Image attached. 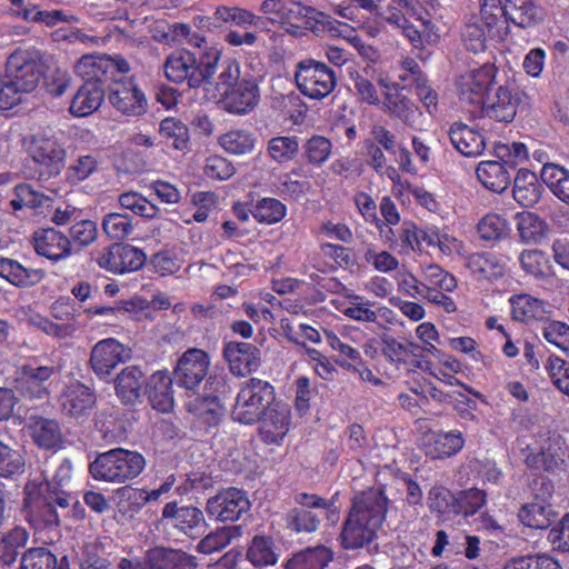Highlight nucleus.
Masks as SVG:
<instances>
[{"label":"nucleus","instance_id":"obj_1","mask_svg":"<svg viewBox=\"0 0 569 569\" xmlns=\"http://www.w3.org/2000/svg\"><path fill=\"white\" fill-rule=\"evenodd\" d=\"M144 468L140 452L118 447L99 453L90 462L89 472L94 480L120 485L139 477Z\"/></svg>","mask_w":569,"mask_h":569},{"label":"nucleus","instance_id":"obj_2","mask_svg":"<svg viewBox=\"0 0 569 569\" xmlns=\"http://www.w3.org/2000/svg\"><path fill=\"white\" fill-rule=\"evenodd\" d=\"M27 151L34 163V173L41 183L58 178L66 168L67 150L51 131L32 134Z\"/></svg>","mask_w":569,"mask_h":569},{"label":"nucleus","instance_id":"obj_3","mask_svg":"<svg viewBox=\"0 0 569 569\" xmlns=\"http://www.w3.org/2000/svg\"><path fill=\"white\" fill-rule=\"evenodd\" d=\"M276 402L273 386L258 378H250L240 388L232 410V418L242 425H253Z\"/></svg>","mask_w":569,"mask_h":569},{"label":"nucleus","instance_id":"obj_4","mask_svg":"<svg viewBox=\"0 0 569 569\" xmlns=\"http://www.w3.org/2000/svg\"><path fill=\"white\" fill-rule=\"evenodd\" d=\"M211 59L207 57V51L198 58L189 50H174L167 57L163 66L166 78L178 84L187 82L192 89L200 88L210 83Z\"/></svg>","mask_w":569,"mask_h":569},{"label":"nucleus","instance_id":"obj_5","mask_svg":"<svg viewBox=\"0 0 569 569\" xmlns=\"http://www.w3.org/2000/svg\"><path fill=\"white\" fill-rule=\"evenodd\" d=\"M295 501L298 506L286 512L283 521L286 529L296 535L317 532L323 516L333 512V502L315 493L300 492Z\"/></svg>","mask_w":569,"mask_h":569},{"label":"nucleus","instance_id":"obj_6","mask_svg":"<svg viewBox=\"0 0 569 569\" xmlns=\"http://www.w3.org/2000/svg\"><path fill=\"white\" fill-rule=\"evenodd\" d=\"M42 56L34 47H18L8 57L4 74L27 93L39 86L42 78Z\"/></svg>","mask_w":569,"mask_h":569},{"label":"nucleus","instance_id":"obj_7","mask_svg":"<svg viewBox=\"0 0 569 569\" xmlns=\"http://www.w3.org/2000/svg\"><path fill=\"white\" fill-rule=\"evenodd\" d=\"M295 79L300 92L311 99L327 97L337 84L335 71L315 59L301 60L297 64Z\"/></svg>","mask_w":569,"mask_h":569},{"label":"nucleus","instance_id":"obj_8","mask_svg":"<svg viewBox=\"0 0 569 569\" xmlns=\"http://www.w3.org/2000/svg\"><path fill=\"white\" fill-rule=\"evenodd\" d=\"M197 567L196 556L169 548L150 549L142 562L128 558H121L118 562L119 569H196Z\"/></svg>","mask_w":569,"mask_h":569},{"label":"nucleus","instance_id":"obj_9","mask_svg":"<svg viewBox=\"0 0 569 569\" xmlns=\"http://www.w3.org/2000/svg\"><path fill=\"white\" fill-rule=\"evenodd\" d=\"M147 261L143 250L123 242H114L102 250L97 258L98 266L113 274L140 270Z\"/></svg>","mask_w":569,"mask_h":569},{"label":"nucleus","instance_id":"obj_10","mask_svg":"<svg viewBox=\"0 0 569 569\" xmlns=\"http://www.w3.org/2000/svg\"><path fill=\"white\" fill-rule=\"evenodd\" d=\"M561 438L550 429H541L536 436V447L527 455V466L536 470L553 471L565 461Z\"/></svg>","mask_w":569,"mask_h":569},{"label":"nucleus","instance_id":"obj_11","mask_svg":"<svg viewBox=\"0 0 569 569\" xmlns=\"http://www.w3.org/2000/svg\"><path fill=\"white\" fill-rule=\"evenodd\" d=\"M250 506L246 491L230 487L210 497L206 503V511L221 522L237 521L250 510Z\"/></svg>","mask_w":569,"mask_h":569},{"label":"nucleus","instance_id":"obj_12","mask_svg":"<svg viewBox=\"0 0 569 569\" xmlns=\"http://www.w3.org/2000/svg\"><path fill=\"white\" fill-rule=\"evenodd\" d=\"M388 502L381 488H370L352 497L348 515L379 530L386 519Z\"/></svg>","mask_w":569,"mask_h":569},{"label":"nucleus","instance_id":"obj_13","mask_svg":"<svg viewBox=\"0 0 569 569\" xmlns=\"http://www.w3.org/2000/svg\"><path fill=\"white\" fill-rule=\"evenodd\" d=\"M388 502L381 488H370L352 497L348 515L379 530L386 519Z\"/></svg>","mask_w":569,"mask_h":569},{"label":"nucleus","instance_id":"obj_14","mask_svg":"<svg viewBox=\"0 0 569 569\" xmlns=\"http://www.w3.org/2000/svg\"><path fill=\"white\" fill-rule=\"evenodd\" d=\"M108 90V99L119 112L132 117H140L147 112V98L132 78L113 80Z\"/></svg>","mask_w":569,"mask_h":569},{"label":"nucleus","instance_id":"obj_15","mask_svg":"<svg viewBox=\"0 0 569 569\" xmlns=\"http://www.w3.org/2000/svg\"><path fill=\"white\" fill-rule=\"evenodd\" d=\"M210 358L198 348H190L182 353L173 369V379L178 387L196 391L208 375Z\"/></svg>","mask_w":569,"mask_h":569},{"label":"nucleus","instance_id":"obj_16","mask_svg":"<svg viewBox=\"0 0 569 569\" xmlns=\"http://www.w3.org/2000/svg\"><path fill=\"white\" fill-rule=\"evenodd\" d=\"M131 358V350L114 338L98 341L90 353L89 363L101 380H107L111 372Z\"/></svg>","mask_w":569,"mask_h":569},{"label":"nucleus","instance_id":"obj_17","mask_svg":"<svg viewBox=\"0 0 569 569\" xmlns=\"http://www.w3.org/2000/svg\"><path fill=\"white\" fill-rule=\"evenodd\" d=\"M260 10L264 14L273 16L272 20L287 24L292 28H299L301 24L309 30L318 9L306 6L296 0H263Z\"/></svg>","mask_w":569,"mask_h":569},{"label":"nucleus","instance_id":"obj_18","mask_svg":"<svg viewBox=\"0 0 569 569\" xmlns=\"http://www.w3.org/2000/svg\"><path fill=\"white\" fill-rule=\"evenodd\" d=\"M497 68L493 64L486 63L462 76L459 81V96L462 101L471 104H480L481 108L488 97L490 90L496 84Z\"/></svg>","mask_w":569,"mask_h":569},{"label":"nucleus","instance_id":"obj_19","mask_svg":"<svg viewBox=\"0 0 569 569\" xmlns=\"http://www.w3.org/2000/svg\"><path fill=\"white\" fill-rule=\"evenodd\" d=\"M259 100V81L252 74L242 76L237 84L218 99L227 112L234 114L249 113L257 107Z\"/></svg>","mask_w":569,"mask_h":569},{"label":"nucleus","instance_id":"obj_20","mask_svg":"<svg viewBox=\"0 0 569 569\" xmlns=\"http://www.w3.org/2000/svg\"><path fill=\"white\" fill-rule=\"evenodd\" d=\"M162 519L190 538L201 536L207 527L203 511L194 506H179L177 501L164 505Z\"/></svg>","mask_w":569,"mask_h":569},{"label":"nucleus","instance_id":"obj_21","mask_svg":"<svg viewBox=\"0 0 569 569\" xmlns=\"http://www.w3.org/2000/svg\"><path fill=\"white\" fill-rule=\"evenodd\" d=\"M222 355L229 365L230 372L238 377L257 371L261 366L262 352L250 342L227 341L223 345Z\"/></svg>","mask_w":569,"mask_h":569},{"label":"nucleus","instance_id":"obj_22","mask_svg":"<svg viewBox=\"0 0 569 569\" xmlns=\"http://www.w3.org/2000/svg\"><path fill=\"white\" fill-rule=\"evenodd\" d=\"M57 372L54 366L22 365L19 368L18 389L26 398L44 399L50 393L48 381Z\"/></svg>","mask_w":569,"mask_h":569},{"label":"nucleus","instance_id":"obj_23","mask_svg":"<svg viewBox=\"0 0 569 569\" xmlns=\"http://www.w3.org/2000/svg\"><path fill=\"white\" fill-rule=\"evenodd\" d=\"M36 253L57 263L72 254V244L66 234L54 228H42L33 232L31 239Z\"/></svg>","mask_w":569,"mask_h":569},{"label":"nucleus","instance_id":"obj_24","mask_svg":"<svg viewBox=\"0 0 569 569\" xmlns=\"http://www.w3.org/2000/svg\"><path fill=\"white\" fill-rule=\"evenodd\" d=\"M96 403L94 391L79 380L69 382L60 395L61 411L73 418L88 416Z\"/></svg>","mask_w":569,"mask_h":569},{"label":"nucleus","instance_id":"obj_25","mask_svg":"<svg viewBox=\"0 0 569 569\" xmlns=\"http://www.w3.org/2000/svg\"><path fill=\"white\" fill-rule=\"evenodd\" d=\"M146 382L140 367H124L113 379L116 396L124 406L142 403Z\"/></svg>","mask_w":569,"mask_h":569},{"label":"nucleus","instance_id":"obj_26","mask_svg":"<svg viewBox=\"0 0 569 569\" xmlns=\"http://www.w3.org/2000/svg\"><path fill=\"white\" fill-rule=\"evenodd\" d=\"M520 98L518 91H512L509 86H498L493 94H490L481 108L483 117L499 122H511L516 114Z\"/></svg>","mask_w":569,"mask_h":569},{"label":"nucleus","instance_id":"obj_27","mask_svg":"<svg viewBox=\"0 0 569 569\" xmlns=\"http://www.w3.org/2000/svg\"><path fill=\"white\" fill-rule=\"evenodd\" d=\"M259 422L261 440L267 445H279L289 430L290 409L287 405L276 401Z\"/></svg>","mask_w":569,"mask_h":569},{"label":"nucleus","instance_id":"obj_28","mask_svg":"<svg viewBox=\"0 0 569 569\" xmlns=\"http://www.w3.org/2000/svg\"><path fill=\"white\" fill-rule=\"evenodd\" d=\"M174 379L168 371H156L144 386V393L151 407L160 412H170L174 407L172 382Z\"/></svg>","mask_w":569,"mask_h":569},{"label":"nucleus","instance_id":"obj_29","mask_svg":"<svg viewBox=\"0 0 569 569\" xmlns=\"http://www.w3.org/2000/svg\"><path fill=\"white\" fill-rule=\"evenodd\" d=\"M46 276L43 269L26 267L16 259L0 256V278L18 289L32 288L42 282Z\"/></svg>","mask_w":569,"mask_h":569},{"label":"nucleus","instance_id":"obj_30","mask_svg":"<svg viewBox=\"0 0 569 569\" xmlns=\"http://www.w3.org/2000/svg\"><path fill=\"white\" fill-rule=\"evenodd\" d=\"M106 84L102 80L83 81L73 96L70 112L76 117H87L97 111L104 100Z\"/></svg>","mask_w":569,"mask_h":569},{"label":"nucleus","instance_id":"obj_31","mask_svg":"<svg viewBox=\"0 0 569 569\" xmlns=\"http://www.w3.org/2000/svg\"><path fill=\"white\" fill-rule=\"evenodd\" d=\"M378 529L358 518L347 515L338 537L345 550H357L369 546L377 538Z\"/></svg>","mask_w":569,"mask_h":569},{"label":"nucleus","instance_id":"obj_32","mask_svg":"<svg viewBox=\"0 0 569 569\" xmlns=\"http://www.w3.org/2000/svg\"><path fill=\"white\" fill-rule=\"evenodd\" d=\"M448 136L453 148L465 157H478L486 149L485 136L460 121L450 126Z\"/></svg>","mask_w":569,"mask_h":569},{"label":"nucleus","instance_id":"obj_33","mask_svg":"<svg viewBox=\"0 0 569 569\" xmlns=\"http://www.w3.org/2000/svg\"><path fill=\"white\" fill-rule=\"evenodd\" d=\"M207 57L211 59L212 70L210 71V80L217 74L214 81V89L217 93L216 99H219L222 94L231 89L241 80L240 66L236 60L232 59H220V53L214 49L207 50Z\"/></svg>","mask_w":569,"mask_h":569},{"label":"nucleus","instance_id":"obj_34","mask_svg":"<svg viewBox=\"0 0 569 569\" xmlns=\"http://www.w3.org/2000/svg\"><path fill=\"white\" fill-rule=\"evenodd\" d=\"M392 88L395 92L385 93L383 106L386 112L390 117L399 119L405 124L412 127L421 116L419 107L401 92L405 87L400 88L399 83H392Z\"/></svg>","mask_w":569,"mask_h":569},{"label":"nucleus","instance_id":"obj_35","mask_svg":"<svg viewBox=\"0 0 569 569\" xmlns=\"http://www.w3.org/2000/svg\"><path fill=\"white\" fill-rule=\"evenodd\" d=\"M505 17L515 26L526 29L542 22L545 11L537 0H506Z\"/></svg>","mask_w":569,"mask_h":569},{"label":"nucleus","instance_id":"obj_36","mask_svg":"<svg viewBox=\"0 0 569 569\" xmlns=\"http://www.w3.org/2000/svg\"><path fill=\"white\" fill-rule=\"evenodd\" d=\"M333 556L331 548L325 545L307 547L293 552L283 563V569H326Z\"/></svg>","mask_w":569,"mask_h":569},{"label":"nucleus","instance_id":"obj_37","mask_svg":"<svg viewBox=\"0 0 569 569\" xmlns=\"http://www.w3.org/2000/svg\"><path fill=\"white\" fill-rule=\"evenodd\" d=\"M28 428L33 441L41 448L56 449L63 442L60 425L54 419L31 416L28 420Z\"/></svg>","mask_w":569,"mask_h":569},{"label":"nucleus","instance_id":"obj_38","mask_svg":"<svg viewBox=\"0 0 569 569\" xmlns=\"http://www.w3.org/2000/svg\"><path fill=\"white\" fill-rule=\"evenodd\" d=\"M520 522L531 529H548L557 517L551 503L538 499L522 505L518 511Z\"/></svg>","mask_w":569,"mask_h":569},{"label":"nucleus","instance_id":"obj_39","mask_svg":"<svg viewBox=\"0 0 569 569\" xmlns=\"http://www.w3.org/2000/svg\"><path fill=\"white\" fill-rule=\"evenodd\" d=\"M511 171L502 161L490 160L480 162L476 173L485 188L501 193L511 182Z\"/></svg>","mask_w":569,"mask_h":569},{"label":"nucleus","instance_id":"obj_40","mask_svg":"<svg viewBox=\"0 0 569 569\" xmlns=\"http://www.w3.org/2000/svg\"><path fill=\"white\" fill-rule=\"evenodd\" d=\"M513 182V198L521 207L530 208L538 203L542 186L535 172L519 169Z\"/></svg>","mask_w":569,"mask_h":569},{"label":"nucleus","instance_id":"obj_41","mask_svg":"<svg viewBox=\"0 0 569 569\" xmlns=\"http://www.w3.org/2000/svg\"><path fill=\"white\" fill-rule=\"evenodd\" d=\"M510 302L512 319L516 321L529 323L548 319L546 303L542 300L529 295H520L512 297Z\"/></svg>","mask_w":569,"mask_h":569},{"label":"nucleus","instance_id":"obj_42","mask_svg":"<svg viewBox=\"0 0 569 569\" xmlns=\"http://www.w3.org/2000/svg\"><path fill=\"white\" fill-rule=\"evenodd\" d=\"M279 551L272 537L256 535L248 546L246 556L254 567H267L278 562Z\"/></svg>","mask_w":569,"mask_h":569},{"label":"nucleus","instance_id":"obj_43","mask_svg":"<svg viewBox=\"0 0 569 569\" xmlns=\"http://www.w3.org/2000/svg\"><path fill=\"white\" fill-rule=\"evenodd\" d=\"M47 495L43 497L42 513L47 525H58L59 515L54 507L58 506L63 510L69 509L71 505H78L76 497L61 489V487H53L51 482L44 483Z\"/></svg>","mask_w":569,"mask_h":569},{"label":"nucleus","instance_id":"obj_44","mask_svg":"<svg viewBox=\"0 0 569 569\" xmlns=\"http://www.w3.org/2000/svg\"><path fill=\"white\" fill-rule=\"evenodd\" d=\"M28 540L29 532L20 526L4 532L0 539V563L7 567L12 566Z\"/></svg>","mask_w":569,"mask_h":569},{"label":"nucleus","instance_id":"obj_45","mask_svg":"<svg viewBox=\"0 0 569 569\" xmlns=\"http://www.w3.org/2000/svg\"><path fill=\"white\" fill-rule=\"evenodd\" d=\"M430 440L428 455L435 459L455 456L465 446V438L458 430L433 432Z\"/></svg>","mask_w":569,"mask_h":569},{"label":"nucleus","instance_id":"obj_46","mask_svg":"<svg viewBox=\"0 0 569 569\" xmlns=\"http://www.w3.org/2000/svg\"><path fill=\"white\" fill-rule=\"evenodd\" d=\"M299 150L300 139L297 136H277L267 143V154L279 166L293 161Z\"/></svg>","mask_w":569,"mask_h":569},{"label":"nucleus","instance_id":"obj_47","mask_svg":"<svg viewBox=\"0 0 569 569\" xmlns=\"http://www.w3.org/2000/svg\"><path fill=\"white\" fill-rule=\"evenodd\" d=\"M516 220L520 240L525 243L540 242L549 230L547 222L533 212L517 213Z\"/></svg>","mask_w":569,"mask_h":569},{"label":"nucleus","instance_id":"obj_48","mask_svg":"<svg viewBox=\"0 0 569 569\" xmlns=\"http://www.w3.org/2000/svg\"><path fill=\"white\" fill-rule=\"evenodd\" d=\"M159 134L179 151H190L189 128L180 119L168 117L160 122Z\"/></svg>","mask_w":569,"mask_h":569},{"label":"nucleus","instance_id":"obj_49","mask_svg":"<svg viewBox=\"0 0 569 569\" xmlns=\"http://www.w3.org/2000/svg\"><path fill=\"white\" fill-rule=\"evenodd\" d=\"M540 177L559 200L569 204V171L567 169L556 163H545Z\"/></svg>","mask_w":569,"mask_h":569},{"label":"nucleus","instance_id":"obj_50","mask_svg":"<svg viewBox=\"0 0 569 569\" xmlns=\"http://www.w3.org/2000/svg\"><path fill=\"white\" fill-rule=\"evenodd\" d=\"M26 471L23 453L0 440V478L18 480Z\"/></svg>","mask_w":569,"mask_h":569},{"label":"nucleus","instance_id":"obj_51","mask_svg":"<svg viewBox=\"0 0 569 569\" xmlns=\"http://www.w3.org/2000/svg\"><path fill=\"white\" fill-rule=\"evenodd\" d=\"M381 353L391 363L407 362L409 355L416 356L419 346L412 342H402L397 340L388 332L379 336Z\"/></svg>","mask_w":569,"mask_h":569},{"label":"nucleus","instance_id":"obj_52","mask_svg":"<svg viewBox=\"0 0 569 569\" xmlns=\"http://www.w3.org/2000/svg\"><path fill=\"white\" fill-rule=\"evenodd\" d=\"M467 266L473 273L488 280H496L505 274L503 264L490 252H477L469 256Z\"/></svg>","mask_w":569,"mask_h":569},{"label":"nucleus","instance_id":"obj_53","mask_svg":"<svg viewBox=\"0 0 569 569\" xmlns=\"http://www.w3.org/2000/svg\"><path fill=\"white\" fill-rule=\"evenodd\" d=\"M242 535L241 526H229L217 529L210 532L198 543V551L204 555H210L226 548L234 538Z\"/></svg>","mask_w":569,"mask_h":569},{"label":"nucleus","instance_id":"obj_54","mask_svg":"<svg viewBox=\"0 0 569 569\" xmlns=\"http://www.w3.org/2000/svg\"><path fill=\"white\" fill-rule=\"evenodd\" d=\"M487 502V493L478 488L460 490L455 495L453 513L469 517L477 513Z\"/></svg>","mask_w":569,"mask_h":569},{"label":"nucleus","instance_id":"obj_55","mask_svg":"<svg viewBox=\"0 0 569 569\" xmlns=\"http://www.w3.org/2000/svg\"><path fill=\"white\" fill-rule=\"evenodd\" d=\"M99 162L92 154H80L66 169V180L77 186L98 171Z\"/></svg>","mask_w":569,"mask_h":569},{"label":"nucleus","instance_id":"obj_56","mask_svg":"<svg viewBox=\"0 0 569 569\" xmlns=\"http://www.w3.org/2000/svg\"><path fill=\"white\" fill-rule=\"evenodd\" d=\"M119 203L123 209L130 210L136 216L153 219L159 216L160 209L142 194L129 191L119 196Z\"/></svg>","mask_w":569,"mask_h":569},{"label":"nucleus","instance_id":"obj_57","mask_svg":"<svg viewBox=\"0 0 569 569\" xmlns=\"http://www.w3.org/2000/svg\"><path fill=\"white\" fill-rule=\"evenodd\" d=\"M108 60L92 54H86L76 63L74 71L82 81L102 80L108 81L107 76Z\"/></svg>","mask_w":569,"mask_h":569},{"label":"nucleus","instance_id":"obj_58","mask_svg":"<svg viewBox=\"0 0 569 569\" xmlns=\"http://www.w3.org/2000/svg\"><path fill=\"white\" fill-rule=\"evenodd\" d=\"M250 212L260 223L273 224L286 217L287 208L276 198H262Z\"/></svg>","mask_w":569,"mask_h":569},{"label":"nucleus","instance_id":"obj_59","mask_svg":"<svg viewBox=\"0 0 569 569\" xmlns=\"http://www.w3.org/2000/svg\"><path fill=\"white\" fill-rule=\"evenodd\" d=\"M256 137L243 130H234L220 137V146L230 154L242 156L253 151Z\"/></svg>","mask_w":569,"mask_h":569},{"label":"nucleus","instance_id":"obj_60","mask_svg":"<svg viewBox=\"0 0 569 569\" xmlns=\"http://www.w3.org/2000/svg\"><path fill=\"white\" fill-rule=\"evenodd\" d=\"M56 555L46 547H34L21 553L19 569H57Z\"/></svg>","mask_w":569,"mask_h":569},{"label":"nucleus","instance_id":"obj_61","mask_svg":"<svg viewBox=\"0 0 569 569\" xmlns=\"http://www.w3.org/2000/svg\"><path fill=\"white\" fill-rule=\"evenodd\" d=\"M332 150V143L323 136L315 134L302 146V157L309 164L321 166L325 163Z\"/></svg>","mask_w":569,"mask_h":569},{"label":"nucleus","instance_id":"obj_62","mask_svg":"<svg viewBox=\"0 0 569 569\" xmlns=\"http://www.w3.org/2000/svg\"><path fill=\"white\" fill-rule=\"evenodd\" d=\"M102 230L112 240H123L133 231L132 219L120 212H110L103 217Z\"/></svg>","mask_w":569,"mask_h":569},{"label":"nucleus","instance_id":"obj_63","mask_svg":"<svg viewBox=\"0 0 569 569\" xmlns=\"http://www.w3.org/2000/svg\"><path fill=\"white\" fill-rule=\"evenodd\" d=\"M194 415L208 426H216L224 415L221 400L201 396L193 405Z\"/></svg>","mask_w":569,"mask_h":569},{"label":"nucleus","instance_id":"obj_64","mask_svg":"<svg viewBox=\"0 0 569 569\" xmlns=\"http://www.w3.org/2000/svg\"><path fill=\"white\" fill-rule=\"evenodd\" d=\"M503 569H561V566L548 555H526L511 558Z\"/></svg>","mask_w":569,"mask_h":569}]
</instances>
